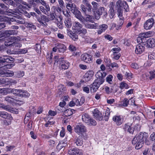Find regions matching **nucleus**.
I'll use <instances>...</instances> for the list:
<instances>
[{
    "instance_id": "obj_52",
    "label": "nucleus",
    "mask_w": 155,
    "mask_h": 155,
    "mask_svg": "<svg viewBox=\"0 0 155 155\" xmlns=\"http://www.w3.org/2000/svg\"><path fill=\"white\" fill-rule=\"evenodd\" d=\"M128 84L124 82H122L120 84V87L122 89L124 88L127 89L128 88Z\"/></svg>"
},
{
    "instance_id": "obj_46",
    "label": "nucleus",
    "mask_w": 155,
    "mask_h": 155,
    "mask_svg": "<svg viewBox=\"0 0 155 155\" xmlns=\"http://www.w3.org/2000/svg\"><path fill=\"white\" fill-rule=\"evenodd\" d=\"M66 104V103L64 101H62L61 102H60L59 104V107H58V108H57L59 110V111L60 112H63V110H62V109H61V108H63V107H64V106Z\"/></svg>"
},
{
    "instance_id": "obj_53",
    "label": "nucleus",
    "mask_w": 155,
    "mask_h": 155,
    "mask_svg": "<svg viewBox=\"0 0 155 155\" xmlns=\"http://www.w3.org/2000/svg\"><path fill=\"white\" fill-rule=\"evenodd\" d=\"M110 115V111L108 110H106L104 119L106 121H107Z\"/></svg>"
},
{
    "instance_id": "obj_25",
    "label": "nucleus",
    "mask_w": 155,
    "mask_h": 155,
    "mask_svg": "<svg viewBox=\"0 0 155 155\" xmlns=\"http://www.w3.org/2000/svg\"><path fill=\"white\" fill-rule=\"evenodd\" d=\"M84 27L87 28L91 29H97L98 27V24L94 23V24H91L86 23L84 24Z\"/></svg>"
},
{
    "instance_id": "obj_55",
    "label": "nucleus",
    "mask_w": 155,
    "mask_h": 155,
    "mask_svg": "<svg viewBox=\"0 0 155 155\" xmlns=\"http://www.w3.org/2000/svg\"><path fill=\"white\" fill-rule=\"evenodd\" d=\"M148 58L150 61H151V62H153L155 59V56L152 54H148Z\"/></svg>"
},
{
    "instance_id": "obj_34",
    "label": "nucleus",
    "mask_w": 155,
    "mask_h": 155,
    "mask_svg": "<svg viewBox=\"0 0 155 155\" xmlns=\"http://www.w3.org/2000/svg\"><path fill=\"white\" fill-rule=\"evenodd\" d=\"M69 36L74 41H77L78 39V36L75 33H73L71 31L68 32Z\"/></svg>"
},
{
    "instance_id": "obj_45",
    "label": "nucleus",
    "mask_w": 155,
    "mask_h": 155,
    "mask_svg": "<svg viewBox=\"0 0 155 155\" xmlns=\"http://www.w3.org/2000/svg\"><path fill=\"white\" fill-rule=\"evenodd\" d=\"M41 47L39 44H37L35 45L34 48L37 53H40L41 52Z\"/></svg>"
},
{
    "instance_id": "obj_26",
    "label": "nucleus",
    "mask_w": 155,
    "mask_h": 155,
    "mask_svg": "<svg viewBox=\"0 0 155 155\" xmlns=\"http://www.w3.org/2000/svg\"><path fill=\"white\" fill-rule=\"evenodd\" d=\"M93 76V72L91 71L87 72L84 76V78L86 81H89Z\"/></svg>"
},
{
    "instance_id": "obj_7",
    "label": "nucleus",
    "mask_w": 155,
    "mask_h": 155,
    "mask_svg": "<svg viewBox=\"0 0 155 155\" xmlns=\"http://www.w3.org/2000/svg\"><path fill=\"white\" fill-rule=\"evenodd\" d=\"M36 17L38 21L43 26H45L46 22L50 21V18L42 14H41L40 16L36 15Z\"/></svg>"
},
{
    "instance_id": "obj_10",
    "label": "nucleus",
    "mask_w": 155,
    "mask_h": 155,
    "mask_svg": "<svg viewBox=\"0 0 155 155\" xmlns=\"http://www.w3.org/2000/svg\"><path fill=\"white\" fill-rule=\"evenodd\" d=\"M154 23V21L153 18H149L144 23V27L146 30L150 29L153 26Z\"/></svg>"
},
{
    "instance_id": "obj_56",
    "label": "nucleus",
    "mask_w": 155,
    "mask_h": 155,
    "mask_svg": "<svg viewBox=\"0 0 155 155\" xmlns=\"http://www.w3.org/2000/svg\"><path fill=\"white\" fill-rule=\"evenodd\" d=\"M132 124L129 123H127L124 124L123 126V129L124 130L126 131V130L128 129V127H130V126H131Z\"/></svg>"
},
{
    "instance_id": "obj_61",
    "label": "nucleus",
    "mask_w": 155,
    "mask_h": 155,
    "mask_svg": "<svg viewBox=\"0 0 155 155\" xmlns=\"http://www.w3.org/2000/svg\"><path fill=\"white\" fill-rule=\"evenodd\" d=\"M18 41H17V40H15L14 41L13 43V46L14 47H21V45L20 44L19 42Z\"/></svg>"
},
{
    "instance_id": "obj_20",
    "label": "nucleus",
    "mask_w": 155,
    "mask_h": 155,
    "mask_svg": "<svg viewBox=\"0 0 155 155\" xmlns=\"http://www.w3.org/2000/svg\"><path fill=\"white\" fill-rule=\"evenodd\" d=\"M0 117L7 120H12L13 119L10 114L4 111H0Z\"/></svg>"
},
{
    "instance_id": "obj_19",
    "label": "nucleus",
    "mask_w": 155,
    "mask_h": 155,
    "mask_svg": "<svg viewBox=\"0 0 155 155\" xmlns=\"http://www.w3.org/2000/svg\"><path fill=\"white\" fill-rule=\"evenodd\" d=\"M145 48L144 46L140 44L137 45L135 48V52L137 54H142L144 51Z\"/></svg>"
},
{
    "instance_id": "obj_4",
    "label": "nucleus",
    "mask_w": 155,
    "mask_h": 155,
    "mask_svg": "<svg viewBox=\"0 0 155 155\" xmlns=\"http://www.w3.org/2000/svg\"><path fill=\"white\" fill-rule=\"evenodd\" d=\"M82 121L89 125L95 126L97 124L96 121L90 117L89 115L85 114L82 115Z\"/></svg>"
},
{
    "instance_id": "obj_3",
    "label": "nucleus",
    "mask_w": 155,
    "mask_h": 155,
    "mask_svg": "<svg viewBox=\"0 0 155 155\" xmlns=\"http://www.w3.org/2000/svg\"><path fill=\"white\" fill-rule=\"evenodd\" d=\"M104 81V80L102 78L95 80L94 82L89 86L91 92L92 93L96 92L100 85L102 84Z\"/></svg>"
},
{
    "instance_id": "obj_41",
    "label": "nucleus",
    "mask_w": 155,
    "mask_h": 155,
    "mask_svg": "<svg viewBox=\"0 0 155 155\" xmlns=\"http://www.w3.org/2000/svg\"><path fill=\"white\" fill-rule=\"evenodd\" d=\"M28 9V8L26 7V8L25 9H18L20 10L19 11L20 12L23 14L25 15V16H26L27 17L30 18L31 17V15L29 13H28L27 11H25V9Z\"/></svg>"
},
{
    "instance_id": "obj_5",
    "label": "nucleus",
    "mask_w": 155,
    "mask_h": 155,
    "mask_svg": "<svg viewBox=\"0 0 155 155\" xmlns=\"http://www.w3.org/2000/svg\"><path fill=\"white\" fill-rule=\"evenodd\" d=\"M14 2L12 0H10L8 1V4L11 5L13 6V7L15 8H17V9H16L15 10V12L13 11L14 12H17L19 10L18 9H25L26 8V7H25L24 6H23L19 3V0H14Z\"/></svg>"
},
{
    "instance_id": "obj_57",
    "label": "nucleus",
    "mask_w": 155,
    "mask_h": 155,
    "mask_svg": "<svg viewBox=\"0 0 155 155\" xmlns=\"http://www.w3.org/2000/svg\"><path fill=\"white\" fill-rule=\"evenodd\" d=\"M27 25V27L31 29H35L36 26L32 23H28Z\"/></svg>"
},
{
    "instance_id": "obj_29",
    "label": "nucleus",
    "mask_w": 155,
    "mask_h": 155,
    "mask_svg": "<svg viewBox=\"0 0 155 155\" xmlns=\"http://www.w3.org/2000/svg\"><path fill=\"white\" fill-rule=\"evenodd\" d=\"M58 51L60 52H64L66 50V47L65 46L61 43L57 44Z\"/></svg>"
},
{
    "instance_id": "obj_36",
    "label": "nucleus",
    "mask_w": 155,
    "mask_h": 155,
    "mask_svg": "<svg viewBox=\"0 0 155 155\" xmlns=\"http://www.w3.org/2000/svg\"><path fill=\"white\" fill-rule=\"evenodd\" d=\"M98 14L101 15H103L104 16H106L107 15V12L105 10V9L103 7H100L98 12Z\"/></svg>"
},
{
    "instance_id": "obj_37",
    "label": "nucleus",
    "mask_w": 155,
    "mask_h": 155,
    "mask_svg": "<svg viewBox=\"0 0 155 155\" xmlns=\"http://www.w3.org/2000/svg\"><path fill=\"white\" fill-rule=\"evenodd\" d=\"M119 18V20H118V26L120 27H121L123 25L124 23V17H123V14H117Z\"/></svg>"
},
{
    "instance_id": "obj_60",
    "label": "nucleus",
    "mask_w": 155,
    "mask_h": 155,
    "mask_svg": "<svg viewBox=\"0 0 155 155\" xmlns=\"http://www.w3.org/2000/svg\"><path fill=\"white\" fill-rule=\"evenodd\" d=\"M91 4L93 7V10H96L97 9L98 7V4L97 2L93 1L92 2Z\"/></svg>"
},
{
    "instance_id": "obj_8",
    "label": "nucleus",
    "mask_w": 155,
    "mask_h": 155,
    "mask_svg": "<svg viewBox=\"0 0 155 155\" xmlns=\"http://www.w3.org/2000/svg\"><path fill=\"white\" fill-rule=\"evenodd\" d=\"M13 71L4 69L2 67L0 68V77H10L13 76Z\"/></svg>"
},
{
    "instance_id": "obj_63",
    "label": "nucleus",
    "mask_w": 155,
    "mask_h": 155,
    "mask_svg": "<svg viewBox=\"0 0 155 155\" xmlns=\"http://www.w3.org/2000/svg\"><path fill=\"white\" fill-rule=\"evenodd\" d=\"M16 73V76L19 78L21 77L24 75V72L23 71H19Z\"/></svg>"
},
{
    "instance_id": "obj_15",
    "label": "nucleus",
    "mask_w": 155,
    "mask_h": 155,
    "mask_svg": "<svg viewBox=\"0 0 155 155\" xmlns=\"http://www.w3.org/2000/svg\"><path fill=\"white\" fill-rule=\"evenodd\" d=\"M68 153L70 155H82L81 150L76 148H73L69 150Z\"/></svg>"
},
{
    "instance_id": "obj_64",
    "label": "nucleus",
    "mask_w": 155,
    "mask_h": 155,
    "mask_svg": "<svg viewBox=\"0 0 155 155\" xmlns=\"http://www.w3.org/2000/svg\"><path fill=\"white\" fill-rule=\"evenodd\" d=\"M129 104V101L128 99L126 98L124 99L123 101V105L124 107H127Z\"/></svg>"
},
{
    "instance_id": "obj_58",
    "label": "nucleus",
    "mask_w": 155,
    "mask_h": 155,
    "mask_svg": "<svg viewBox=\"0 0 155 155\" xmlns=\"http://www.w3.org/2000/svg\"><path fill=\"white\" fill-rule=\"evenodd\" d=\"M47 60L48 63L51 64L52 62V57H53V55L52 53H51L50 54L48 55L47 56Z\"/></svg>"
},
{
    "instance_id": "obj_32",
    "label": "nucleus",
    "mask_w": 155,
    "mask_h": 155,
    "mask_svg": "<svg viewBox=\"0 0 155 155\" xmlns=\"http://www.w3.org/2000/svg\"><path fill=\"white\" fill-rule=\"evenodd\" d=\"M75 112V111L74 110L69 109L64 111V114L65 116L68 117L72 115Z\"/></svg>"
},
{
    "instance_id": "obj_12",
    "label": "nucleus",
    "mask_w": 155,
    "mask_h": 155,
    "mask_svg": "<svg viewBox=\"0 0 155 155\" xmlns=\"http://www.w3.org/2000/svg\"><path fill=\"white\" fill-rule=\"evenodd\" d=\"M14 60V58L9 55H4L2 57H0V63L2 64L11 63Z\"/></svg>"
},
{
    "instance_id": "obj_38",
    "label": "nucleus",
    "mask_w": 155,
    "mask_h": 155,
    "mask_svg": "<svg viewBox=\"0 0 155 155\" xmlns=\"http://www.w3.org/2000/svg\"><path fill=\"white\" fill-rule=\"evenodd\" d=\"M6 36H7L6 31H0V42L4 41Z\"/></svg>"
},
{
    "instance_id": "obj_22",
    "label": "nucleus",
    "mask_w": 155,
    "mask_h": 155,
    "mask_svg": "<svg viewBox=\"0 0 155 155\" xmlns=\"http://www.w3.org/2000/svg\"><path fill=\"white\" fill-rule=\"evenodd\" d=\"M60 64L61 65L60 68L64 70L68 69L70 65V63L68 61L63 60L61 63H60Z\"/></svg>"
},
{
    "instance_id": "obj_54",
    "label": "nucleus",
    "mask_w": 155,
    "mask_h": 155,
    "mask_svg": "<svg viewBox=\"0 0 155 155\" xmlns=\"http://www.w3.org/2000/svg\"><path fill=\"white\" fill-rule=\"evenodd\" d=\"M87 30L84 28L82 29H80L78 31H76V33L78 34H80L82 33L83 35H85L87 33Z\"/></svg>"
},
{
    "instance_id": "obj_27",
    "label": "nucleus",
    "mask_w": 155,
    "mask_h": 155,
    "mask_svg": "<svg viewBox=\"0 0 155 155\" xmlns=\"http://www.w3.org/2000/svg\"><path fill=\"white\" fill-rule=\"evenodd\" d=\"M66 7L69 11H71L72 12L77 8L75 4L73 3H68L66 5Z\"/></svg>"
},
{
    "instance_id": "obj_59",
    "label": "nucleus",
    "mask_w": 155,
    "mask_h": 155,
    "mask_svg": "<svg viewBox=\"0 0 155 155\" xmlns=\"http://www.w3.org/2000/svg\"><path fill=\"white\" fill-rule=\"evenodd\" d=\"M28 51L27 48H25L19 49L18 51V53L19 54H24L27 52Z\"/></svg>"
},
{
    "instance_id": "obj_51",
    "label": "nucleus",
    "mask_w": 155,
    "mask_h": 155,
    "mask_svg": "<svg viewBox=\"0 0 155 155\" xmlns=\"http://www.w3.org/2000/svg\"><path fill=\"white\" fill-rule=\"evenodd\" d=\"M113 77L112 75H109L106 78V81L109 83L111 84H112V80Z\"/></svg>"
},
{
    "instance_id": "obj_24",
    "label": "nucleus",
    "mask_w": 155,
    "mask_h": 155,
    "mask_svg": "<svg viewBox=\"0 0 155 155\" xmlns=\"http://www.w3.org/2000/svg\"><path fill=\"white\" fill-rule=\"evenodd\" d=\"M89 14H85L84 17L83 16V20L81 21L82 22H84L85 21H90L92 22L93 21V17L92 15H89Z\"/></svg>"
},
{
    "instance_id": "obj_1",
    "label": "nucleus",
    "mask_w": 155,
    "mask_h": 155,
    "mask_svg": "<svg viewBox=\"0 0 155 155\" xmlns=\"http://www.w3.org/2000/svg\"><path fill=\"white\" fill-rule=\"evenodd\" d=\"M146 133L140 132L139 134L136 135L133 139L132 143L134 145L137 144L135 146L136 149H139L142 147L144 143V139L148 137Z\"/></svg>"
},
{
    "instance_id": "obj_35",
    "label": "nucleus",
    "mask_w": 155,
    "mask_h": 155,
    "mask_svg": "<svg viewBox=\"0 0 155 155\" xmlns=\"http://www.w3.org/2000/svg\"><path fill=\"white\" fill-rule=\"evenodd\" d=\"M16 83V81L14 80H9L7 78L5 79L4 84L6 85H14Z\"/></svg>"
},
{
    "instance_id": "obj_33",
    "label": "nucleus",
    "mask_w": 155,
    "mask_h": 155,
    "mask_svg": "<svg viewBox=\"0 0 155 155\" xmlns=\"http://www.w3.org/2000/svg\"><path fill=\"white\" fill-rule=\"evenodd\" d=\"M11 21H15V22L18 24H24L25 23V20L24 19L18 17V18H15L12 19Z\"/></svg>"
},
{
    "instance_id": "obj_50",
    "label": "nucleus",
    "mask_w": 155,
    "mask_h": 155,
    "mask_svg": "<svg viewBox=\"0 0 155 155\" xmlns=\"http://www.w3.org/2000/svg\"><path fill=\"white\" fill-rule=\"evenodd\" d=\"M150 140L151 142L153 143H155V133L153 132L151 134L150 137Z\"/></svg>"
},
{
    "instance_id": "obj_14",
    "label": "nucleus",
    "mask_w": 155,
    "mask_h": 155,
    "mask_svg": "<svg viewBox=\"0 0 155 155\" xmlns=\"http://www.w3.org/2000/svg\"><path fill=\"white\" fill-rule=\"evenodd\" d=\"M81 60L85 62L88 63L92 62V58L91 56L87 54H84L81 56Z\"/></svg>"
},
{
    "instance_id": "obj_13",
    "label": "nucleus",
    "mask_w": 155,
    "mask_h": 155,
    "mask_svg": "<svg viewBox=\"0 0 155 155\" xmlns=\"http://www.w3.org/2000/svg\"><path fill=\"white\" fill-rule=\"evenodd\" d=\"M20 37H16L15 36H12L9 38L5 42V45L7 46H12L14 41L15 40H20Z\"/></svg>"
},
{
    "instance_id": "obj_39",
    "label": "nucleus",
    "mask_w": 155,
    "mask_h": 155,
    "mask_svg": "<svg viewBox=\"0 0 155 155\" xmlns=\"http://www.w3.org/2000/svg\"><path fill=\"white\" fill-rule=\"evenodd\" d=\"M18 33V31L15 30H8L6 31V33L7 34V36H8L10 35H16Z\"/></svg>"
},
{
    "instance_id": "obj_11",
    "label": "nucleus",
    "mask_w": 155,
    "mask_h": 155,
    "mask_svg": "<svg viewBox=\"0 0 155 155\" xmlns=\"http://www.w3.org/2000/svg\"><path fill=\"white\" fill-rule=\"evenodd\" d=\"M113 120L117 126L121 125L124 121V118L121 116L115 115L113 117Z\"/></svg>"
},
{
    "instance_id": "obj_18",
    "label": "nucleus",
    "mask_w": 155,
    "mask_h": 155,
    "mask_svg": "<svg viewBox=\"0 0 155 155\" xmlns=\"http://www.w3.org/2000/svg\"><path fill=\"white\" fill-rule=\"evenodd\" d=\"M74 144L76 146L79 147L81 146L83 143V138L81 137H76L74 139Z\"/></svg>"
},
{
    "instance_id": "obj_30",
    "label": "nucleus",
    "mask_w": 155,
    "mask_h": 155,
    "mask_svg": "<svg viewBox=\"0 0 155 155\" xmlns=\"http://www.w3.org/2000/svg\"><path fill=\"white\" fill-rule=\"evenodd\" d=\"M65 26L67 28H70L72 26V23L71 17L65 18L64 21Z\"/></svg>"
},
{
    "instance_id": "obj_23",
    "label": "nucleus",
    "mask_w": 155,
    "mask_h": 155,
    "mask_svg": "<svg viewBox=\"0 0 155 155\" xmlns=\"http://www.w3.org/2000/svg\"><path fill=\"white\" fill-rule=\"evenodd\" d=\"M82 27V25L79 22L75 21L73 24L72 27L73 29L75 30V32L78 31Z\"/></svg>"
},
{
    "instance_id": "obj_40",
    "label": "nucleus",
    "mask_w": 155,
    "mask_h": 155,
    "mask_svg": "<svg viewBox=\"0 0 155 155\" xmlns=\"http://www.w3.org/2000/svg\"><path fill=\"white\" fill-rule=\"evenodd\" d=\"M15 98L14 96H8L5 97V100L7 102L11 103L13 102L14 100H15Z\"/></svg>"
},
{
    "instance_id": "obj_21",
    "label": "nucleus",
    "mask_w": 155,
    "mask_h": 155,
    "mask_svg": "<svg viewBox=\"0 0 155 155\" xmlns=\"http://www.w3.org/2000/svg\"><path fill=\"white\" fill-rule=\"evenodd\" d=\"M72 13L75 15V17L80 21L83 20V16L82 15L81 12L78 10L77 8L75 9Z\"/></svg>"
},
{
    "instance_id": "obj_44",
    "label": "nucleus",
    "mask_w": 155,
    "mask_h": 155,
    "mask_svg": "<svg viewBox=\"0 0 155 155\" xmlns=\"http://www.w3.org/2000/svg\"><path fill=\"white\" fill-rule=\"evenodd\" d=\"M139 35L140 37H141V38L143 39L145 41L146 40V38H148L149 36V34L147 32L142 33L140 34Z\"/></svg>"
},
{
    "instance_id": "obj_6",
    "label": "nucleus",
    "mask_w": 155,
    "mask_h": 155,
    "mask_svg": "<svg viewBox=\"0 0 155 155\" xmlns=\"http://www.w3.org/2000/svg\"><path fill=\"white\" fill-rule=\"evenodd\" d=\"M86 5L87 7L83 4L81 5L80 8L82 12L85 14H91L92 13V11L93 10L92 6L90 3Z\"/></svg>"
},
{
    "instance_id": "obj_43",
    "label": "nucleus",
    "mask_w": 155,
    "mask_h": 155,
    "mask_svg": "<svg viewBox=\"0 0 155 155\" xmlns=\"http://www.w3.org/2000/svg\"><path fill=\"white\" fill-rule=\"evenodd\" d=\"M63 14L65 16V18L71 17V15L70 14V12H68L67 9H64L62 11Z\"/></svg>"
},
{
    "instance_id": "obj_31",
    "label": "nucleus",
    "mask_w": 155,
    "mask_h": 155,
    "mask_svg": "<svg viewBox=\"0 0 155 155\" xmlns=\"http://www.w3.org/2000/svg\"><path fill=\"white\" fill-rule=\"evenodd\" d=\"M29 95V94L27 91L22 90H19L18 96L23 97H28Z\"/></svg>"
},
{
    "instance_id": "obj_48",
    "label": "nucleus",
    "mask_w": 155,
    "mask_h": 155,
    "mask_svg": "<svg viewBox=\"0 0 155 155\" xmlns=\"http://www.w3.org/2000/svg\"><path fill=\"white\" fill-rule=\"evenodd\" d=\"M109 14L110 18L111 19L113 18L115 14L114 9H110L109 11Z\"/></svg>"
},
{
    "instance_id": "obj_49",
    "label": "nucleus",
    "mask_w": 155,
    "mask_h": 155,
    "mask_svg": "<svg viewBox=\"0 0 155 155\" xmlns=\"http://www.w3.org/2000/svg\"><path fill=\"white\" fill-rule=\"evenodd\" d=\"M2 65H4L2 67L4 69H8L11 68L12 67V64H2Z\"/></svg>"
},
{
    "instance_id": "obj_42",
    "label": "nucleus",
    "mask_w": 155,
    "mask_h": 155,
    "mask_svg": "<svg viewBox=\"0 0 155 155\" xmlns=\"http://www.w3.org/2000/svg\"><path fill=\"white\" fill-rule=\"evenodd\" d=\"M63 58H59V56L56 55L54 56V64H58L59 63H60L61 61Z\"/></svg>"
},
{
    "instance_id": "obj_47",
    "label": "nucleus",
    "mask_w": 155,
    "mask_h": 155,
    "mask_svg": "<svg viewBox=\"0 0 155 155\" xmlns=\"http://www.w3.org/2000/svg\"><path fill=\"white\" fill-rule=\"evenodd\" d=\"M0 107L2 108L4 110L8 111L10 109V106L8 105H5L3 103H0Z\"/></svg>"
},
{
    "instance_id": "obj_62",
    "label": "nucleus",
    "mask_w": 155,
    "mask_h": 155,
    "mask_svg": "<svg viewBox=\"0 0 155 155\" xmlns=\"http://www.w3.org/2000/svg\"><path fill=\"white\" fill-rule=\"evenodd\" d=\"M114 58L116 60H118L120 56V53H116V52H114L113 54Z\"/></svg>"
},
{
    "instance_id": "obj_17",
    "label": "nucleus",
    "mask_w": 155,
    "mask_h": 155,
    "mask_svg": "<svg viewBox=\"0 0 155 155\" xmlns=\"http://www.w3.org/2000/svg\"><path fill=\"white\" fill-rule=\"evenodd\" d=\"M93 115L97 120H101L103 119V117L101 113L97 109L94 110L93 111Z\"/></svg>"
},
{
    "instance_id": "obj_28",
    "label": "nucleus",
    "mask_w": 155,
    "mask_h": 155,
    "mask_svg": "<svg viewBox=\"0 0 155 155\" xmlns=\"http://www.w3.org/2000/svg\"><path fill=\"white\" fill-rule=\"evenodd\" d=\"M147 47L153 48L155 46V39L153 38H150L147 41Z\"/></svg>"
},
{
    "instance_id": "obj_16",
    "label": "nucleus",
    "mask_w": 155,
    "mask_h": 155,
    "mask_svg": "<svg viewBox=\"0 0 155 155\" xmlns=\"http://www.w3.org/2000/svg\"><path fill=\"white\" fill-rule=\"evenodd\" d=\"M108 27V25H107L104 24L100 25H98V27L97 28L98 29L97 31V34L98 35L101 34L107 29Z\"/></svg>"
},
{
    "instance_id": "obj_9",
    "label": "nucleus",
    "mask_w": 155,
    "mask_h": 155,
    "mask_svg": "<svg viewBox=\"0 0 155 155\" xmlns=\"http://www.w3.org/2000/svg\"><path fill=\"white\" fill-rule=\"evenodd\" d=\"M74 131L78 134H82L86 131V128L83 124H79L74 127Z\"/></svg>"
},
{
    "instance_id": "obj_2",
    "label": "nucleus",
    "mask_w": 155,
    "mask_h": 155,
    "mask_svg": "<svg viewBox=\"0 0 155 155\" xmlns=\"http://www.w3.org/2000/svg\"><path fill=\"white\" fill-rule=\"evenodd\" d=\"M116 6L117 9V14H123V9L126 12L129 11V6L126 1L118 0L116 3Z\"/></svg>"
}]
</instances>
